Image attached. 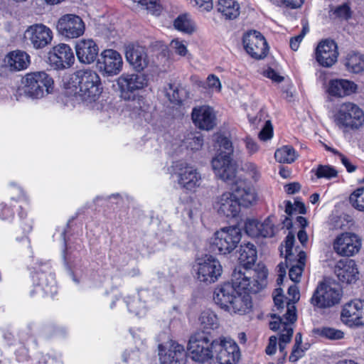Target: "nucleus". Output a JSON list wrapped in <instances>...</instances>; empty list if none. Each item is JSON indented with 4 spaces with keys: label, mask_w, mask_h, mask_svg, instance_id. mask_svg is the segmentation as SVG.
<instances>
[{
    "label": "nucleus",
    "mask_w": 364,
    "mask_h": 364,
    "mask_svg": "<svg viewBox=\"0 0 364 364\" xmlns=\"http://www.w3.org/2000/svg\"><path fill=\"white\" fill-rule=\"evenodd\" d=\"M334 122L346 132L358 130L364 124V112L353 102H343L334 114Z\"/></svg>",
    "instance_id": "obj_10"
},
{
    "label": "nucleus",
    "mask_w": 364,
    "mask_h": 364,
    "mask_svg": "<svg viewBox=\"0 0 364 364\" xmlns=\"http://www.w3.org/2000/svg\"><path fill=\"white\" fill-rule=\"evenodd\" d=\"M300 189L301 185L298 182L290 183L284 186L285 192L289 195L298 193Z\"/></svg>",
    "instance_id": "obj_64"
},
{
    "label": "nucleus",
    "mask_w": 364,
    "mask_h": 364,
    "mask_svg": "<svg viewBox=\"0 0 364 364\" xmlns=\"http://www.w3.org/2000/svg\"><path fill=\"white\" fill-rule=\"evenodd\" d=\"M339 157L342 164L346 167L348 173H352L356 170V166L353 165L344 154L340 153Z\"/></svg>",
    "instance_id": "obj_63"
},
{
    "label": "nucleus",
    "mask_w": 364,
    "mask_h": 364,
    "mask_svg": "<svg viewBox=\"0 0 364 364\" xmlns=\"http://www.w3.org/2000/svg\"><path fill=\"white\" fill-rule=\"evenodd\" d=\"M159 355L161 364H186L187 353L183 345L170 341L168 348L159 346Z\"/></svg>",
    "instance_id": "obj_21"
},
{
    "label": "nucleus",
    "mask_w": 364,
    "mask_h": 364,
    "mask_svg": "<svg viewBox=\"0 0 364 364\" xmlns=\"http://www.w3.org/2000/svg\"><path fill=\"white\" fill-rule=\"evenodd\" d=\"M237 199L232 192L223 193L217 202L218 213L227 218H236L241 210V204Z\"/></svg>",
    "instance_id": "obj_29"
},
{
    "label": "nucleus",
    "mask_w": 364,
    "mask_h": 364,
    "mask_svg": "<svg viewBox=\"0 0 364 364\" xmlns=\"http://www.w3.org/2000/svg\"><path fill=\"white\" fill-rule=\"evenodd\" d=\"M293 335V328L291 325H288L286 327H284L282 330L280 331L279 336V342L283 343H288L291 341Z\"/></svg>",
    "instance_id": "obj_51"
},
{
    "label": "nucleus",
    "mask_w": 364,
    "mask_h": 364,
    "mask_svg": "<svg viewBox=\"0 0 364 364\" xmlns=\"http://www.w3.org/2000/svg\"><path fill=\"white\" fill-rule=\"evenodd\" d=\"M120 97L127 101L137 100L139 114L143 115L149 112V104L141 96V93L149 85L148 76L144 73H123L117 80Z\"/></svg>",
    "instance_id": "obj_6"
},
{
    "label": "nucleus",
    "mask_w": 364,
    "mask_h": 364,
    "mask_svg": "<svg viewBox=\"0 0 364 364\" xmlns=\"http://www.w3.org/2000/svg\"><path fill=\"white\" fill-rule=\"evenodd\" d=\"M341 319L350 327L364 326V300L353 299L345 304L341 310Z\"/></svg>",
    "instance_id": "obj_19"
},
{
    "label": "nucleus",
    "mask_w": 364,
    "mask_h": 364,
    "mask_svg": "<svg viewBox=\"0 0 364 364\" xmlns=\"http://www.w3.org/2000/svg\"><path fill=\"white\" fill-rule=\"evenodd\" d=\"M48 61L55 70L69 68L75 62L74 53L69 45L59 43L48 52Z\"/></svg>",
    "instance_id": "obj_16"
},
{
    "label": "nucleus",
    "mask_w": 364,
    "mask_h": 364,
    "mask_svg": "<svg viewBox=\"0 0 364 364\" xmlns=\"http://www.w3.org/2000/svg\"><path fill=\"white\" fill-rule=\"evenodd\" d=\"M289 264L291 265V267L289 270V277L290 279L294 282H299L300 277L304 268L301 267V266H296L291 264Z\"/></svg>",
    "instance_id": "obj_54"
},
{
    "label": "nucleus",
    "mask_w": 364,
    "mask_h": 364,
    "mask_svg": "<svg viewBox=\"0 0 364 364\" xmlns=\"http://www.w3.org/2000/svg\"><path fill=\"white\" fill-rule=\"evenodd\" d=\"M125 58L138 73L142 72L149 63L146 47L138 43H130L125 46Z\"/></svg>",
    "instance_id": "obj_22"
},
{
    "label": "nucleus",
    "mask_w": 364,
    "mask_h": 364,
    "mask_svg": "<svg viewBox=\"0 0 364 364\" xmlns=\"http://www.w3.org/2000/svg\"><path fill=\"white\" fill-rule=\"evenodd\" d=\"M314 54L315 59L319 65L330 68L337 62L338 46L333 40H322L316 48Z\"/></svg>",
    "instance_id": "obj_20"
},
{
    "label": "nucleus",
    "mask_w": 364,
    "mask_h": 364,
    "mask_svg": "<svg viewBox=\"0 0 364 364\" xmlns=\"http://www.w3.org/2000/svg\"><path fill=\"white\" fill-rule=\"evenodd\" d=\"M23 38L29 46L41 50L51 43L53 36L49 27L43 23H35L26 28Z\"/></svg>",
    "instance_id": "obj_13"
},
{
    "label": "nucleus",
    "mask_w": 364,
    "mask_h": 364,
    "mask_svg": "<svg viewBox=\"0 0 364 364\" xmlns=\"http://www.w3.org/2000/svg\"><path fill=\"white\" fill-rule=\"evenodd\" d=\"M241 239L242 230L239 227L220 228L210 238L209 250L215 255H228L236 249Z\"/></svg>",
    "instance_id": "obj_9"
},
{
    "label": "nucleus",
    "mask_w": 364,
    "mask_h": 364,
    "mask_svg": "<svg viewBox=\"0 0 364 364\" xmlns=\"http://www.w3.org/2000/svg\"><path fill=\"white\" fill-rule=\"evenodd\" d=\"M16 359L18 363H26L31 360L29 350L24 343H20L15 350Z\"/></svg>",
    "instance_id": "obj_45"
},
{
    "label": "nucleus",
    "mask_w": 364,
    "mask_h": 364,
    "mask_svg": "<svg viewBox=\"0 0 364 364\" xmlns=\"http://www.w3.org/2000/svg\"><path fill=\"white\" fill-rule=\"evenodd\" d=\"M31 277L33 289L31 296L41 294V296H53L57 293L55 274L49 262L36 263L32 267Z\"/></svg>",
    "instance_id": "obj_7"
},
{
    "label": "nucleus",
    "mask_w": 364,
    "mask_h": 364,
    "mask_svg": "<svg viewBox=\"0 0 364 364\" xmlns=\"http://www.w3.org/2000/svg\"><path fill=\"white\" fill-rule=\"evenodd\" d=\"M23 87H18L16 95L23 93L33 98L40 99L50 94L54 89L53 79L45 71L26 73L21 80Z\"/></svg>",
    "instance_id": "obj_8"
},
{
    "label": "nucleus",
    "mask_w": 364,
    "mask_h": 364,
    "mask_svg": "<svg viewBox=\"0 0 364 364\" xmlns=\"http://www.w3.org/2000/svg\"><path fill=\"white\" fill-rule=\"evenodd\" d=\"M207 84L209 88H215L218 92L221 90V83L220 79L214 74L208 75L207 77Z\"/></svg>",
    "instance_id": "obj_56"
},
{
    "label": "nucleus",
    "mask_w": 364,
    "mask_h": 364,
    "mask_svg": "<svg viewBox=\"0 0 364 364\" xmlns=\"http://www.w3.org/2000/svg\"><path fill=\"white\" fill-rule=\"evenodd\" d=\"M272 320L269 321V328L273 331H281L284 327L289 325L288 322H284V318L275 314H271Z\"/></svg>",
    "instance_id": "obj_47"
},
{
    "label": "nucleus",
    "mask_w": 364,
    "mask_h": 364,
    "mask_svg": "<svg viewBox=\"0 0 364 364\" xmlns=\"http://www.w3.org/2000/svg\"><path fill=\"white\" fill-rule=\"evenodd\" d=\"M263 75L277 83H280L284 80L283 76L280 75L274 69L270 67L263 72Z\"/></svg>",
    "instance_id": "obj_53"
},
{
    "label": "nucleus",
    "mask_w": 364,
    "mask_h": 364,
    "mask_svg": "<svg viewBox=\"0 0 364 364\" xmlns=\"http://www.w3.org/2000/svg\"><path fill=\"white\" fill-rule=\"evenodd\" d=\"M320 336L331 340H338L343 338V332L333 328L323 327L321 330Z\"/></svg>",
    "instance_id": "obj_46"
},
{
    "label": "nucleus",
    "mask_w": 364,
    "mask_h": 364,
    "mask_svg": "<svg viewBox=\"0 0 364 364\" xmlns=\"http://www.w3.org/2000/svg\"><path fill=\"white\" fill-rule=\"evenodd\" d=\"M10 188L18 192L17 196H12L9 203H0V218L3 220H12L15 213L19 218L18 228L16 231V240L29 252H31L29 233L33 230V221L28 218L31 208V200L26 191L16 182H11Z\"/></svg>",
    "instance_id": "obj_3"
},
{
    "label": "nucleus",
    "mask_w": 364,
    "mask_h": 364,
    "mask_svg": "<svg viewBox=\"0 0 364 364\" xmlns=\"http://www.w3.org/2000/svg\"><path fill=\"white\" fill-rule=\"evenodd\" d=\"M200 175L197 169L186 165L184 168H180L178 173V183L181 186L189 191H195L199 186Z\"/></svg>",
    "instance_id": "obj_32"
},
{
    "label": "nucleus",
    "mask_w": 364,
    "mask_h": 364,
    "mask_svg": "<svg viewBox=\"0 0 364 364\" xmlns=\"http://www.w3.org/2000/svg\"><path fill=\"white\" fill-rule=\"evenodd\" d=\"M296 308L292 304L290 306L289 301L287 302V310L285 314H284V319H285L284 322H288L289 325L293 323L296 321Z\"/></svg>",
    "instance_id": "obj_52"
},
{
    "label": "nucleus",
    "mask_w": 364,
    "mask_h": 364,
    "mask_svg": "<svg viewBox=\"0 0 364 364\" xmlns=\"http://www.w3.org/2000/svg\"><path fill=\"white\" fill-rule=\"evenodd\" d=\"M145 6L146 9L149 11L152 14L159 16L162 11V6L160 0H134Z\"/></svg>",
    "instance_id": "obj_41"
},
{
    "label": "nucleus",
    "mask_w": 364,
    "mask_h": 364,
    "mask_svg": "<svg viewBox=\"0 0 364 364\" xmlns=\"http://www.w3.org/2000/svg\"><path fill=\"white\" fill-rule=\"evenodd\" d=\"M304 355V350L299 348H296V346H294L291 353L289 357V360L291 363L296 362L299 358H302Z\"/></svg>",
    "instance_id": "obj_61"
},
{
    "label": "nucleus",
    "mask_w": 364,
    "mask_h": 364,
    "mask_svg": "<svg viewBox=\"0 0 364 364\" xmlns=\"http://www.w3.org/2000/svg\"><path fill=\"white\" fill-rule=\"evenodd\" d=\"M312 172H315L317 178L331 179L338 176V171L333 166L329 165H318L316 170L312 169Z\"/></svg>",
    "instance_id": "obj_39"
},
{
    "label": "nucleus",
    "mask_w": 364,
    "mask_h": 364,
    "mask_svg": "<svg viewBox=\"0 0 364 364\" xmlns=\"http://www.w3.org/2000/svg\"><path fill=\"white\" fill-rule=\"evenodd\" d=\"M66 88L88 102H95L102 90L99 75L90 69L78 70L73 73L66 82Z\"/></svg>",
    "instance_id": "obj_4"
},
{
    "label": "nucleus",
    "mask_w": 364,
    "mask_h": 364,
    "mask_svg": "<svg viewBox=\"0 0 364 364\" xmlns=\"http://www.w3.org/2000/svg\"><path fill=\"white\" fill-rule=\"evenodd\" d=\"M260 222L256 219H247L245 222L244 230L245 233L252 237H259Z\"/></svg>",
    "instance_id": "obj_40"
},
{
    "label": "nucleus",
    "mask_w": 364,
    "mask_h": 364,
    "mask_svg": "<svg viewBox=\"0 0 364 364\" xmlns=\"http://www.w3.org/2000/svg\"><path fill=\"white\" fill-rule=\"evenodd\" d=\"M96 65L104 76H114L122 71L123 60L121 54L116 50L105 49L100 54Z\"/></svg>",
    "instance_id": "obj_14"
},
{
    "label": "nucleus",
    "mask_w": 364,
    "mask_h": 364,
    "mask_svg": "<svg viewBox=\"0 0 364 364\" xmlns=\"http://www.w3.org/2000/svg\"><path fill=\"white\" fill-rule=\"evenodd\" d=\"M305 0H280L281 5L287 9H296L300 8Z\"/></svg>",
    "instance_id": "obj_57"
},
{
    "label": "nucleus",
    "mask_w": 364,
    "mask_h": 364,
    "mask_svg": "<svg viewBox=\"0 0 364 364\" xmlns=\"http://www.w3.org/2000/svg\"><path fill=\"white\" fill-rule=\"evenodd\" d=\"M287 298L283 294V290L282 288L275 289L273 292V300L275 306L278 310L283 309L285 306V300Z\"/></svg>",
    "instance_id": "obj_48"
},
{
    "label": "nucleus",
    "mask_w": 364,
    "mask_h": 364,
    "mask_svg": "<svg viewBox=\"0 0 364 364\" xmlns=\"http://www.w3.org/2000/svg\"><path fill=\"white\" fill-rule=\"evenodd\" d=\"M214 146L217 152L211 161V166L215 174L225 182L233 181L237 170L232 159L234 148L232 141L224 134H218Z\"/></svg>",
    "instance_id": "obj_5"
},
{
    "label": "nucleus",
    "mask_w": 364,
    "mask_h": 364,
    "mask_svg": "<svg viewBox=\"0 0 364 364\" xmlns=\"http://www.w3.org/2000/svg\"><path fill=\"white\" fill-rule=\"evenodd\" d=\"M349 201L355 209L364 212V187L355 190L350 195Z\"/></svg>",
    "instance_id": "obj_38"
},
{
    "label": "nucleus",
    "mask_w": 364,
    "mask_h": 364,
    "mask_svg": "<svg viewBox=\"0 0 364 364\" xmlns=\"http://www.w3.org/2000/svg\"><path fill=\"white\" fill-rule=\"evenodd\" d=\"M203 145V138L202 136H194L191 139V141L189 142V146L192 150H199L202 148Z\"/></svg>",
    "instance_id": "obj_62"
},
{
    "label": "nucleus",
    "mask_w": 364,
    "mask_h": 364,
    "mask_svg": "<svg viewBox=\"0 0 364 364\" xmlns=\"http://www.w3.org/2000/svg\"><path fill=\"white\" fill-rule=\"evenodd\" d=\"M358 85L352 80L342 78L331 79L328 81L327 92L336 97H345L358 92Z\"/></svg>",
    "instance_id": "obj_27"
},
{
    "label": "nucleus",
    "mask_w": 364,
    "mask_h": 364,
    "mask_svg": "<svg viewBox=\"0 0 364 364\" xmlns=\"http://www.w3.org/2000/svg\"><path fill=\"white\" fill-rule=\"evenodd\" d=\"M273 136V127L270 121H267L264 127L259 134L261 140L267 141Z\"/></svg>",
    "instance_id": "obj_50"
},
{
    "label": "nucleus",
    "mask_w": 364,
    "mask_h": 364,
    "mask_svg": "<svg viewBox=\"0 0 364 364\" xmlns=\"http://www.w3.org/2000/svg\"><path fill=\"white\" fill-rule=\"evenodd\" d=\"M277 337L276 336H271L269 338V343L265 349V353L272 355L275 353L277 350Z\"/></svg>",
    "instance_id": "obj_60"
},
{
    "label": "nucleus",
    "mask_w": 364,
    "mask_h": 364,
    "mask_svg": "<svg viewBox=\"0 0 364 364\" xmlns=\"http://www.w3.org/2000/svg\"><path fill=\"white\" fill-rule=\"evenodd\" d=\"M75 53L80 63L91 64L99 55V47L92 39H82L77 42Z\"/></svg>",
    "instance_id": "obj_28"
},
{
    "label": "nucleus",
    "mask_w": 364,
    "mask_h": 364,
    "mask_svg": "<svg viewBox=\"0 0 364 364\" xmlns=\"http://www.w3.org/2000/svg\"><path fill=\"white\" fill-rule=\"evenodd\" d=\"M174 28L182 33L191 34L195 31V26L189 14H182L178 15L173 21Z\"/></svg>",
    "instance_id": "obj_37"
},
{
    "label": "nucleus",
    "mask_w": 364,
    "mask_h": 364,
    "mask_svg": "<svg viewBox=\"0 0 364 364\" xmlns=\"http://www.w3.org/2000/svg\"><path fill=\"white\" fill-rule=\"evenodd\" d=\"M239 253L238 259L240 263L245 270V272H243L246 273V275L250 277L252 279H254V271H255L257 267L255 269H251V267L255 263L257 259L256 247L251 242L241 244ZM257 265H259V264ZM259 265H263V264H259ZM264 266L265 267L264 264Z\"/></svg>",
    "instance_id": "obj_30"
},
{
    "label": "nucleus",
    "mask_w": 364,
    "mask_h": 364,
    "mask_svg": "<svg viewBox=\"0 0 364 364\" xmlns=\"http://www.w3.org/2000/svg\"><path fill=\"white\" fill-rule=\"evenodd\" d=\"M240 4L235 0H218L217 9L225 19L233 20L240 15Z\"/></svg>",
    "instance_id": "obj_35"
},
{
    "label": "nucleus",
    "mask_w": 364,
    "mask_h": 364,
    "mask_svg": "<svg viewBox=\"0 0 364 364\" xmlns=\"http://www.w3.org/2000/svg\"><path fill=\"white\" fill-rule=\"evenodd\" d=\"M171 47L174 52L180 56H186L188 53L186 46L183 43V41H181L178 39L172 40L171 42Z\"/></svg>",
    "instance_id": "obj_49"
},
{
    "label": "nucleus",
    "mask_w": 364,
    "mask_h": 364,
    "mask_svg": "<svg viewBox=\"0 0 364 364\" xmlns=\"http://www.w3.org/2000/svg\"><path fill=\"white\" fill-rule=\"evenodd\" d=\"M187 348L191 359L201 364H236L241 357L234 340L224 336L213 338L203 331L191 334Z\"/></svg>",
    "instance_id": "obj_1"
},
{
    "label": "nucleus",
    "mask_w": 364,
    "mask_h": 364,
    "mask_svg": "<svg viewBox=\"0 0 364 364\" xmlns=\"http://www.w3.org/2000/svg\"><path fill=\"white\" fill-rule=\"evenodd\" d=\"M232 193L237 198L241 206L248 208L256 203L257 195L254 186L244 180H237L232 188Z\"/></svg>",
    "instance_id": "obj_25"
},
{
    "label": "nucleus",
    "mask_w": 364,
    "mask_h": 364,
    "mask_svg": "<svg viewBox=\"0 0 364 364\" xmlns=\"http://www.w3.org/2000/svg\"><path fill=\"white\" fill-rule=\"evenodd\" d=\"M166 95L172 103L179 105L183 102V100L180 95L179 90L173 84L168 85V88L166 90Z\"/></svg>",
    "instance_id": "obj_44"
},
{
    "label": "nucleus",
    "mask_w": 364,
    "mask_h": 364,
    "mask_svg": "<svg viewBox=\"0 0 364 364\" xmlns=\"http://www.w3.org/2000/svg\"><path fill=\"white\" fill-rule=\"evenodd\" d=\"M267 276L268 269L264 265L259 264L254 271V279L242 272L241 267L235 268L233 277L239 290L225 311L239 315L249 313L252 307L250 294H257L267 286Z\"/></svg>",
    "instance_id": "obj_2"
},
{
    "label": "nucleus",
    "mask_w": 364,
    "mask_h": 364,
    "mask_svg": "<svg viewBox=\"0 0 364 364\" xmlns=\"http://www.w3.org/2000/svg\"><path fill=\"white\" fill-rule=\"evenodd\" d=\"M335 274L338 279L343 284H353L358 279V270L353 259L339 260L335 267Z\"/></svg>",
    "instance_id": "obj_26"
},
{
    "label": "nucleus",
    "mask_w": 364,
    "mask_h": 364,
    "mask_svg": "<svg viewBox=\"0 0 364 364\" xmlns=\"http://www.w3.org/2000/svg\"><path fill=\"white\" fill-rule=\"evenodd\" d=\"M298 157V152L291 145H283L274 152V159L279 164H293Z\"/></svg>",
    "instance_id": "obj_36"
},
{
    "label": "nucleus",
    "mask_w": 364,
    "mask_h": 364,
    "mask_svg": "<svg viewBox=\"0 0 364 364\" xmlns=\"http://www.w3.org/2000/svg\"><path fill=\"white\" fill-rule=\"evenodd\" d=\"M275 227L269 218H267L263 223H260L259 237H272L274 235Z\"/></svg>",
    "instance_id": "obj_42"
},
{
    "label": "nucleus",
    "mask_w": 364,
    "mask_h": 364,
    "mask_svg": "<svg viewBox=\"0 0 364 364\" xmlns=\"http://www.w3.org/2000/svg\"><path fill=\"white\" fill-rule=\"evenodd\" d=\"M242 44L247 53L255 60L264 59L269 53V46L264 36L256 30L246 32Z\"/></svg>",
    "instance_id": "obj_12"
},
{
    "label": "nucleus",
    "mask_w": 364,
    "mask_h": 364,
    "mask_svg": "<svg viewBox=\"0 0 364 364\" xmlns=\"http://www.w3.org/2000/svg\"><path fill=\"white\" fill-rule=\"evenodd\" d=\"M342 297L341 289L326 282L318 283L311 298V304L318 309L330 308L338 304Z\"/></svg>",
    "instance_id": "obj_11"
},
{
    "label": "nucleus",
    "mask_w": 364,
    "mask_h": 364,
    "mask_svg": "<svg viewBox=\"0 0 364 364\" xmlns=\"http://www.w3.org/2000/svg\"><path fill=\"white\" fill-rule=\"evenodd\" d=\"M56 28L58 33L68 38H77L83 35L85 26L77 15L67 14L58 21Z\"/></svg>",
    "instance_id": "obj_15"
},
{
    "label": "nucleus",
    "mask_w": 364,
    "mask_h": 364,
    "mask_svg": "<svg viewBox=\"0 0 364 364\" xmlns=\"http://www.w3.org/2000/svg\"><path fill=\"white\" fill-rule=\"evenodd\" d=\"M232 274L231 282H224L218 286L213 292V300L220 309L225 310L230 304L231 300L237 294V287Z\"/></svg>",
    "instance_id": "obj_24"
},
{
    "label": "nucleus",
    "mask_w": 364,
    "mask_h": 364,
    "mask_svg": "<svg viewBox=\"0 0 364 364\" xmlns=\"http://www.w3.org/2000/svg\"><path fill=\"white\" fill-rule=\"evenodd\" d=\"M361 240L352 232H343L336 237L333 246L335 252L342 257H351L361 248Z\"/></svg>",
    "instance_id": "obj_18"
},
{
    "label": "nucleus",
    "mask_w": 364,
    "mask_h": 364,
    "mask_svg": "<svg viewBox=\"0 0 364 364\" xmlns=\"http://www.w3.org/2000/svg\"><path fill=\"white\" fill-rule=\"evenodd\" d=\"M4 63L11 71H21L28 67L31 58L26 51L15 50L6 55Z\"/></svg>",
    "instance_id": "obj_31"
},
{
    "label": "nucleus",
    "mask_w": 364,
    "mask_h": 364,
    "mask_svg": "<svg viewBox=\"0 0 364 364\" xmlns=\"http://www.w3.org/2000/svg\"><path fill=\"white\" fill-rule=\"evenodd\" d=\"M245 169L254 181H257L260 177L257 166L255 163H246L245 164Z\"/></svg>",
    "instance_id": "obj_55"
},
{
    "label": "nucleus",
    "mask_w": 364,
    "mask_h": 364,
    "mask_svg": "<svg viewBox=\"0 0 364 364\" xmlns=\"http://www.w3.org/2000/svg\"><path fill=\"white\" fill-rule=\"evenodd\" d=\"M344 65L346 70L352 73L358 74L364 71V55L351 50L345 58Z\"/></svg>",
    "instance_id": "obj_33"
},
{
    "label": "nucleus",
    "mask_w": 364,
    "mask_h": 364,
    "mask_svg": "<svg viewBox=\"0 0 364 364\" xmlns=\"http://www.w3.org/2000/svg\"><path fill=\"white\" fill-rule=\"evenodd\" d=\"M294 242V235L291 232H289L285 238V262L287 266H288V262L291 261V258L294 256L292 250Z\"/></svg>",
    "instance_id": "obj_43"
},
{
    "label": "nucleus",
    "mask_w": 364,
    "mask_h": 364,
    "mask_svg": "<svg viewBox=\"0 0 364 364\" xmlns=\"http://www.w3.org/2000/svg\"><path fill=\"white\" fill-rule=\"evenodd\" d=\"M201 11H210L213 8V0H193Z\"/></svg>",
    "instance_id": "obj_59"
},
{
    "label": "nucleus",
    "mask_w": 364,
    "mask_h": 364,
    "mask_svg": "<svg viewBox=\"0 0 364 364\" xmlns=\"http://www.w3.org/2000/svg\"><path fill=\"white\" fill-rule=\"evenodd\" d=\"M245 147L250 154H254L259 150L257 143L251 137L247 136L245 139Z\"/></svg>",
    "instance_id": "obj_58"
},
{
    "label": "nucleus",
    "mask_w": 364,
    "mask_h": 364,
    "mask_svg": "<svg viewBox=\"0 0 364 364\" xmlns=\"http://www.w3.org/2000/svg\"><path fill=\"white\" fill-rule=\"evenodd\" d=\"M200 326L202 328L200 331L205 332L210 335V331H214L219 328L220 322L217 314L210 309H205L200 313L199 316Z\"/></svg>",
    "instance_id": "obj_34"
},
{
    "label": "nucleus",
    "mask_w": 364,
    "mask_h": 364,
    "mask_svg": "<svg viewBox=\"0 0 364 364\" xmlns=\"http://www.w3.org/2000/svg\"><path fill=\"white\" fill-rule=\"evenodd\" d=\"M191 119L196 127L200 130L210 131L216 126V115L213 109L208 105L193 107Z\"/></svg>",
    "instance_id": "obj_23"
},
{
    "label": "nucleus",
    "mask_w": 364,
    "mask_h": 364,
    "mask_svg": "<svg viewBox=\"0 0 364 364\" xmlns=\"http://www.w3.org/2000/svg\"><path fill=\"white\" fill-rule=\"evenodd\" d=\"M222 272L220 262L211 255L207 256L202 262L198 263L196 275L200 282L214 283L218 281Z\"/></svg>",
    "instance_id": "obj_17"
}]
</instances>
